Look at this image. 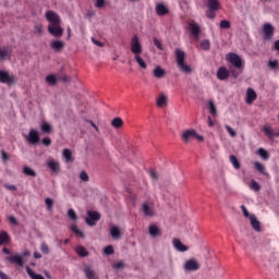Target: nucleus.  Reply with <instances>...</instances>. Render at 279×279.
Returning a JSON list of instances; mask_svg holds the SVG:
<instances>
[{"label":"nucleus","instance_id":"obj_32","mask_svg":"<svg viewBox=\"0 0 279 279\" xmlns=\"http://www.w3.org/2000/svg\"><path fill=\"white\" fill-rule=\"evenodd\" d=\"M111 125H112V128H116V130H119V129L123 128V119L114 118L111 121Z\"/></svg>","mask_w":279,"mask_h":279},{"label":"nucleus","instance_id":"obj_26","mask_svg":"<svg viewBox=\"0 0 279 279\" xmlns=\"http://www.w3.org/2000/svg\"><path fill=\"white\" fill-rule=\"evenodd\" d=\"M190 31H191L192 36L197 38V36H199V33L202 32V28H199V25H197L196 23H191Z\"/></svg>","mask_w":279,"mask_h":279},{"label":"nucleus","instance_id":"obj_10","mask_svg":"<svg viewBox=\"0 0 279 279\" xmlns=\"http://www.w3.org/2000/svg\"><path fill=\"white\" fill-rule=\"evenodd\" d=\"M27 141L31 145H36L40 141V135L38 134V131L32 129L28 133Z\"/></svg>","mask_w":279,"mask_h":279},{"label":"nucleus","instance_id":"obj_34","mask_svg":"<svg viewBox=\"0 0 279 279\" xmlns=\"http://www.w3.org/2000/svg\"><path fill=\"white\" fill-rule=\"evenodd\" d=\"M63 158H65L66 162H73V153H71V149H63Z\"/></svg>","mask_w":279,"mask_h":279},{"label":"nucleus","instance_id":"obj_61","mask_svg":"<svg viewBox=\"0 0 279 279\" xmlns=\"http://www.w3.org/2000/svg\"><path fill=\"white\" fill-rule=\"evenodd\" d=\"M149 175L153 180H158V172L156 170H150Z\"/></svg>","mask_w":279,"mask_h":279},{"label":"nucleus","instance_id":"obj_18","mask_svg":"<svg viewBox=\"0 0 279 279\" xmlns=\"http://www.w3.org/2000/svg\"><path fill=\"white\" fill-rule=\"evenodd\" d=\"M172 243L178 252H189V246L184 245L180 239H173Z\"/></svg>","mask_w":279,"mask_h":279},{"label":"nucleus","instance_id":"obj_1","mask_svg":"<svg viewBox=\"0 0 279 279\" xmlns=\"http://www.w3.org/2000/svg\"><path fill=\"white\" fill-rule=\"evenodd\" d=\"M45 16H46V21L50 23L48 25L49 34H51V36H54V38L62 37V35L64 34V28L60 26V23L62 21L60 19V15H58V13H56L54 11H47Z\"/></svg>","mask_w":279,"mask_h":279},{"label":"nucleus","instance_id":"obj_27","mask_svg":"<svg viewBox=\"0 0 279 279\" xmlns=\"http://www.w3.org/2000/svg\"><path fill=\"white\" fill-rule=\"evenodd\" d=\"M207 8L209 10L218 11L221 8V4L219 3V0H207Z\"/></svg>","mask_w":279,"mask_h":279},{"label":"nucleus","instance_id":"obj_44","mask_svg":"<svg viewBox=\"0 0 279 279\" xmlns=\"http://www.w3.org/2000/svg\"><path fill=\"white\" fill-rule=\"evenodd\" d=\"M68 217L71 221H77V214L75 213V209H69Z\"/></svg>","mask_w":279,"mask_h":279},{"label":"nucleus","instance_id":"obj_51","mask_svg":"<svg viewBox=\"0 0 279 279\" xmlns=\"http://www.w3.org/2000/svg\"><path fill=\"white\" fill-rule=\"evenodd\" d=\"M153 43H154L155 47H157V49H159V51H162L165 49L162 47V43H160V40L158 38H154Z\"/></svg>","mask_w":279,"mask_h":279},{"label":"nucleus","instance_id":"obj_56","mask_svg":"<svg viewBox=\"0 0 279 279\" xmlns=\"http://www.w3.org/2000/svg\"><path fill=\"white\" fill-rule=\"evenodd\" d=\"M92 43L96 45V47H106V44L95 39L94 37H92Z\"/></svg>","mask_w":279,"mask_h":279},{"label":"nucleus","instance_id":"obj_53","mask_svg":"<svg viewBox=\"0 0 279 279\" xmlns=\"http://www.w3.org/2000/svg\"><path fill=\"white\" fill-rule=\"evenodd\" d=\"M241 210L246 219H250V217H252V215H250V211L247 210V207H245L244 205L241 206Z\"/></svg>","mask_w":279,"mask_h":279},{"label":"nucleus","instance_id":"obj_49","mask_svg":"<svg viewBox=\"0 0 279 279\" xmlns=\"http://www.w3.org/2000/svg\"><path fill=\"white\" fill-rule=\"evenodd\" d=\"M225 128H226L228 134L230 136H232V138H234L236 136V131H234V129H232L230 125L226 124Z\"/></svg>","mask_w":279,"mask_h":279},{"label":"nucleus","instance_id":"obj_16","mask_svg":"<svg viewBox=\"0 0 279 279\" xmlns=\"http://www.w3.org/2000/svg\"><path fill=\"white\" fill-rule=\"evenodd\" d=\"M47 167L52 173H60V163L53 159L47 161Z\"/></svg>","mask_w":279,"mask_h":279},{"label":"nucleus","instance_id":"obj_57","mask_svg":"<svg viewBox=\"0 0 279 279\" xmlns=\"http://www.w3.org/2000/svg\"><path fill=\"white\" fill-rule=\"evenodd\" d=\"M106 5V0H96L95 7L96 8H104Z\"/></svg>","mask_w":279,"mask_h":279},{"label":"nucleus","instance_id":"obj_17","mask_svg":"<svg viewBox=\"0 0 279 279\" xmlns=\"http://www.w3.org/2000/svg\"><path fill=\"white\" fill-rule=\"evenodd\" d=\"M122 232H121V228L117 227V226H112L110 228V235L112 236V239H114L116 241H119V239H121L122 236Z\"/></svg>","mask_w":279,"mask_h":279},{"label":"nucleus","instance_id":"obj_2","mask_svg":"<svg viewBox=\"0 0 279 279\" xmlns=\"http://www.w3.org/2000/svg\"><path fill=\"white\" fill-rule=\"evenodd\" d=\"M226 60L227 62H230V64H232V66H234V69L236 70H231V75L232 77H238L239 75H241V73H243V59H241V57L234 52H230L226 56Z\"/></svg>","mask_w":279,"mask_h":279},{"label":"nucleus","instance_id":"obj_31","mask_svg":"<svg viewBox=\"0 0 279 279\" xmlns=\"http://www.w3.org/2000/svg\"><path fill=\"white\" fill-rule=\"evenodd\" d=\"M75 252L82 258H85V256H88V251L84 246H76Z\"/></svg>","mask_w":279,"mask_h":279},{"label":"nucleus","instance_id":"obj_38","mask_svg":"<svg viewBox=\"0 0 279 279\" xmlns=\"http://www.w3.org/2000/svg\"><path fill=\"white\" fill-rule=\"evenodd\" d=\"M229 160H230L231 165H233L234 169H241V162H239V159L236 158V156L231 155L229 157Z\"/></svg>","mask_w":279,"mask_h":279},{"label":"nucleus","instance_id":"obj_24","mask_svg":"<svg viewBox=\"0 0 279 279\" xmlns=\"http://www.w3.org/2000/svg\"><path fill=\"white\" fill-rule=\"evenodd\" d=\"M50 47L53 51H62L64 49V41L54 40L50 44Z\"/></svg>","mask_w":279,"mask_h":279},{"label":"nucleus","instance_id":"obj_39","mask_svg":"<svg viewBox=\"0 0 279 279\" xmlns=\"http://www.w3.org/2000/svg\"><path fill=\"white\" fill-rule=\"evenodd\" d=\"M157 106L158 108H163V106H167V96L161 95L157 98Z\"/></svg>","mask_w":279,"mask_h":279},{"label":"nucleus","instance_id":"obj_62","mask_svg":"<svg viewBox=\"0 0 279 279\" xmlns=\"http://www.w3.org/2000/svg\"><path fill=\"white\" fill-rule=\"evenodd\" d=\"M10 223H13V226H19V220L14 216L9 217Z\"/></svg>","mask_w":279,"mask_h":279},{"label":"nucleus","instance_id":"obj_41","mask_svg":"<svg viewBox=\"0 0 279 279\" xmlns=\"http://www.w3.org/2000/svg\"><path fill=\"white\" fill-rule=\"evenodd\" d=\"M258 156H260L263 160H269V151L265 150V148L258 149Z\"/></svg>","mask_w":279,"mask_h":279},{"label":"nucleus","instance_id":"obj_3","mask_svg":"<svg viewBox=\"0 0 279 279\" xmlns=\"http://www.w3.org/2000/svg\"><path fill=\"white\" fill-rule=\"evenodd\" d=\"M186 58V54L181 49L175 50V60L177 64L182 73H191L192 69L190 65H187L184 60Z\"/></svg>","mask_w":279,"mask_h":279},{"label":"nucleus","instance_id":"obj_48","mask_svg":"<svg viewBox=\"0 0 279 279\" xmlns=\"http://www.w3.org/2000/svg\"><path fill=\"white\" fill-rule=\"evenodd\" d=\"M230 27H231L230 21L222 20L220 22V29H230Z\"/></svg>","mask_w":279,"mask_h":279},{"label":"nucleus","instance_id":"obj_25","mask_svg":"<svg viewBox=\"0 0 279 279\" xmlns=\"http://www.w3.org/2000/svg\"><path fill=\"white\" fill-rule=\"evenodd\" d=\"M263 132L265 133V136H268V138H274V136H279V131L277 133H274L271 130V126L265 125L263 128Z\"/></svg>","mask_w":279,"mask_h":279},{"label":"nucleus","instance_id":"obj_23","mask_svg":"<svg viewBox=\"0 0 279 279\" xmlns=\"http://www.w3.org/2000/svg\"><path fill=\"white\" fill-rule=\"evenodd\" d=\"M84 274L87 279H97V275L95 274V270H93V268H90V266L84 267Z\"/></svg>","mask_w":279,"mask_h":279},{"label":"nucleus","instance_id":"obj_40","mask_svg":"<svg viewBox=\"0 0 279 279\" xmlns=\"http://www.w3.org/2000/svg\"><path fill=\"white\" fill-rule=\"evenodd\" d=\"M71 230L76 236H78V239H84V233L82 232V230H78L75 225L71 226Z\"/></svg>","mask_w":279,"mask_h":279},{"label":"nucleus","instance_id":"obj_36","mask_svg":"<svg viewBox=\"0 0 279 279\" xmlns=\"http://www.w3.org/2000/svg\"><path fill=\"white\" fill-rule=\"evenodd\" d=\"M46 82L47 84H49V86H56V84H58V78L56 77V75L50 74L46 76Z\"/></svg>","mask_w":279,"mask_h":279},{"label":"nucleus","instance_id":"obj_21","mask_svg":"<svg viewBox=\"0 0 279 279\" xmlns=\"http://www.w3.org/2000/svg\"><path fill=\"white\" fill-rule=\"evenodd\" d=\"M156 13L158 16H165L166 14H169V9L165 4L159 3L156 5Z\"/></svg>","mask_w":279,"mask_h":279},{"label":"nucleus","instance_id":"obj_47","mask_svg":"<svg viewBox=\"0 0 279 279\" xmlns=\"http://www.w3.org/2000/svg\"><path fill=\"white\" fill-rule=\"evenodd\" d=\"M80 180H82V182H88V180H90V177H88V173L83 170L80 172Z\"/></svg>","mask_w":279,"mask_h":279},{"label":"nucleus","instance_id":"obj_58","mask_svg":"<svg viewBox=\"0 0 279 279\" xmlns=\"http://www.w3.org/2000/svg\"><path fill=\"white\" fill-rule=\"evenodd\" d=\"M1 158L5 162L7 160H10V155L5 153V150H1Z\"/></svg>","mask_w":279,"mask_h":279},{"label":"nucleus","instance_id":"obj_59","mask_svg":"<svg viewBox=\"0 0 279 279\" xmlns=\"http://www.w3.org/2000/svg\"><path fill=\"white\" fill-rule=\"evenodd\" d=\"M268 66H269L270 69H278V60L269 61V62H268Z\"/></svg>","mask_w":279,"mask_h":279},{"label":"nucleus","instance_id":"obj_50","mask_svg":"<svg viewBox=\"0 0 279 279\" xmlns=\"http://www.w3.org/2000/svg\"><path fill=\"white\" fill-rule=\"evenodd\" d=\"M104 252L107 256H111V254H114V247H112V245H108L104 248Z\"/></svg>","mask_w":279,"mask_h":279},{"label":"nucleus","instance_id":"obj_52","mask_svg":"<svg viewBox=\"0 0 279 279\" xmlns=\"http://www.w3.org/2000/svg\"><path fill=\"white\" fill-rule=\"evenodd\" d=\"M45 204H46L48 210H52V208H53V199L46 198L45 199Z\"/></svg>","mask_w":279,"mask_h":279},{"label":"nucleus","instance_id":"obj_46","mask_svg":"<svg viewBox=\"0 0 279 279\" xmlns=\"http://www.w3.org/2000/svg\"><path fill=\"white\" fill-rule=\"evenodd\" d=\"M206 16H207V19H215V16H217V10L208 9L206 11Z\"/></svg>","mask_w":279,"mask_h":279},{"label":"nucleus","instance_id":"obj_35","mask_svg":"<svg viewBox=\"0 0 279 279\" xmlns=\"http://www.w3.org/2000/svg\"><path fill=\"white\" fill-rule=\"evenodd\" d=\"M23 174L24 175H28L29 178H36V172L34 171V169H32V168H29L27 166H25L23 168Z\"/></svg>","mask_w":279,"mask_h":279},{"label":"nucleus","instance_id":"obj_8","mask_svg":"<svg viewBox=\"0 0 279 279\" xmlns=\"http://www.w3.org/2000/svg\"><path fill=\"white\" fill-rule=\"evenodd\" d=\"M274 32H275V28L271 24L269 23L264 24L263 34H264L265 40H270V38L274 37Z\"/></svg>","mask_w":279,"mask_h":279},{"label":"nucleus","instance_id":"obj_22","mask_svg":"<svg viewBox=\"0 0 279 279\" xmlns=\"http://www.w3.org/2000/svg\"><path fill=\"white\" fill-rule=\"evenodd\" d=\"M154 77H157V80H162L167 75V72L160 68V65L156 66L153 71Z\"/></svg>","mask_w":279,"mask_h":279},{"label":"nucleus","instance_id":"obj_20","mask_svg":"<svg viewBox=\"0 0 279 279\" xmlns=\"http://www.w3.org/2000/svg\"><path fill=\"white\" fill-rule=\"evenodd\" d=\"M10 241H12L10 233L7 231H0V245H8L10 244Z\"/></svg>","mask_w":279,"mask_h":279},{"label":"nucleus","instance_id":"obj_13","mask_svg":"<svg viewBox=\"0 0 279 279\" xmlns=\"http://www.w3.org/2000/svg\"><path fill=\"white\" fill-rule=\"evenodd\" d=\"M230 77V71L226 66H220L217 70V78L220 81L228 80Z\"/></svg>","mask_w":279,"mask_h":279},{"label":"nucleus","instance_id":"obj_7","mask_svg":"<svg viewBox=\"0 0 279 279\" xmlns=\"http://www.w3.org/2000/svg\"><path fill=\"white\" fill-rule=\"evenodd\" d=\"M88 217L85 219L87 226H97V221L101 219V215L97 211H87Z\"/></svg>","mask_w":279,"mask_h":279},{"label":"nucleus","instance_id":"obj_9","mask_svg":"<svg viewBox=\"0 0 279 279\" xmlns=\"http://www.w3.org/2000/svg\"><path fill=\"white\" fill-rule=\"evenodd\" d=\"M258 95L256 94V90H254V88L248 87L246 90V104L248 106H252V104H254V101H256Z\"/></svg>","mask_w":279,"mask_h":279},{"label":"nucleus","instance_id":"obj_43","mask_svg":"<svg viewBox=\"0 0 279 279\" xmlns=\"http://www.w3.org/2000/svg\"><path fill=\"white\" fill-rule=\"evenodd\" d=\"M201 49H203V51H208L210 49V40L204 39L201 41Z\"/></svg>","mask_w":279,"mask_h":279},{"label":"nucleus","instance_id":"obj_45","mask_svg":"<svg viewBox=\"0 0 279 279\" xmlns=\"http://www.w3.org/2000/svg\"><path fill=\"white\" fill-rule=\"evenodd\" d=\"M40 252H43L46 256L49 254V245L47 242L40 243Z\"/></svg>","mask_w":279,"mask_h":279},{"label":"nucleus","instance_id":"obj_54","mask_svg":"<svg viewBox=\"0 0 279 279\" xmlns=\"http://www.w3.org/2000/svg\"><path fill=\"white\" fill-rule=\"evenodd\" d=\"M125 267V263L123 262H118L113 264V269H123Z\"/></svg>","mask_w":279,"mask_h":279},{"label":"nucleus","instance_id":"obj_55","mask_svg":"<svg viewBox=\"0 0 279 279\" xmlns=\"http://www.w3.org/2000/svg\"><path fill=\"white\" fill-rule=\"evenodd\" d=\"M35 34H43V24H36L34 26Z\"/></svg>","mask_w":279,"mask_h":279},{"label":"nucleus","instance_id":"obj_14","mask_svg":"<svg viewBox=\"0 0 279 279\" xmlns=\"http://www.w3.org/2000/svg\"><path fill=\"white\" fill-rule=\"evenodd\" d=\"M7 260L11 263L12 265H19V267H23L25 265V262L23 260V256L21 255H14L11 257H8Z\"/></svg>","mask_w":279,"mask_h":279},{"label":"nucleus","instance_id":"obj_12","mask_svg":"<svg viewBox=\"0 0 279 279\" xmlns=\"http://www.w3.org/2000/svg\"><path fill=\"white\" fill-rule=\"evenodd\" d=\"M142 210H143L144 217H154L155 215L154 205H151V203H144L142 205Z\"/></svg>","mask_w":279,"mask_h":279},{"label":"nucleus","instance_id":"obj_42","mask_svg":"<svg viewBox=\"0 0 279 279\" xmlns=\"http://www.w3.org/2000/svg\"><path fill=\"white\" fill-rule=\"evenodd\" d=\"M51 124L47 123V122H44L41 124V132H45V134H51Z\"/></svg>","mask_w":279,"mask_h":279},{"label":"nucleus","instance_id":"obj_63","mask_svg":"<svg viewBox=\"0 0 279 279\" xmlns=\"http://www.w3.org/2000/svg\"><path fill=\"white\" fill-rule=\"evenodd\" d=\"M59 80H61V82H69L71 77L63 75V76H60Z\"/></svg>","mask_w":279,"mask_h":279},{"label":"nucleus","instance_id":"obj_60","mask_svg":"<svg viewBox=\"0 0 279 279\" xmlns=\"http://www.w3.org/2000/svg\"><path fill=\"white\" fill-rule=\"evenodd\" d=\"M43 145H45L46 147H49V145H51V138L44 137L43 138Z\"/></svg>","mask_w":279,"mask_h":279},{"label":"nucleus","instance_id":"obj_5","mask_svg":"<svg viewBox=\"0 0 279 279\" xmlns=\"http://www.w3.org/2000/svg\"><path fill=\"white\" fill-rule=\"evenodd\" d=\"M0 83L12 86V84H16V78L14 74H10L9 71H0Z\"/></svg>","mask_w":279,"mask_h":279},{"label":"nucleus","instance_id":"obj_29","mask_svg":"<svg viewBox=\"0 0 279 279\" xmlns=\"http://www.w3.org/2000/svg\"><path fill=\"white\" fill-rule=\"evenodd\" d=\"M254 167L259 173H262V175H269V172L263 163L255 161Z\"/></svg>","mask_w":279,"mask_h":279},{"label":"nucleus","instance_id":"obj_64","mask_svg":"<svg viewBox=\"0 0 279 279\" xmlns=\"http://www.w3.org/2000/svg\"><path fill=\"white\" fill-rule=\"evenodd\" d=\"M0 278H1V279H11V278H9V277L5 275V272H3L2 270H0Z\"/></svg>","mask_w":279,"mask_h":279},{"label":"nucleus","instance_id":"obj_11","mask_svg":"<svg viewBox=\"0 0 279 279\" xmlns=\"http://www.w3.org/2000/svg\"><path fill=\"white\" fill-rule=\"evenodd\" d=\"M185 271H197L199 269V263H197L195 259H189L184 264Z\"/></svg>","mask_w":279,"mask_h":279},{"label":"nucleus","instance_id":"obj_28","mask_svg":"<svg viewBox=\"0 0 279 279\" xmlns=\"http://www.w3.org/2000/svg\"><path fill=\"white\" fill-rule=\"evenodd\" d=\"M207 110H209L211 117H217V105H215V100L208 101Z\"/></svg>","mask_w":279,"mask_h":279},{"label":"nucleus","instance_id":"obj_37","mask_svg":"<svg viewBox=\"0 0 279 279\" xmlns=\"http://www.w3.org/2000/svg\"><path fill=\"white\" fill-rule=\"evenodd\" d=\"M250 190L255 191V193H258V191H260V183L257 182L256 180H252L250 183Z\"/></svg>","mask_w":279,"mask_h":279},{"label":"nucleus","instance_id":"obj_30","mask_svg":"<svg viewBox=\"0 0 279 279\" xmlns=\"http://www.w3.org/2000/svg\"><path fill=\"white\" fill-rule=\"evenodd\" d=\"M10 53H12V50L10 49V47L0 48V59L1 60H5V58H8V56H10Z\"/></svg>","mask_w":279,"mask_h":279},{"label":"nucleus","instance_id":"obj_15","mask_svg":"<svg viewBox=\"0 0 279 279\" xmlns=\"http://www.w3.org/2000/svg\"><path fill=\"white\" fill-rule=\"evenodd\" d=\"M250 222H251V226H252L253 230H255V232H260L262 231L260 221L258 220V218H256V215L252 214L250 216Z\"/></svg>","mask_w":279,"mask_h":279},{"label":"nucleus","instance_id":"obj_6","mask_svg":"<svg viewBox=\"0 0 279 279\" xmlns=\"http://www.w3.org/2000/svg\"><path fill=\"white\" fill-rule=\"evenodd\" d=\"M131 52L134 56H141L143 53V45H141V41L138 40V36H133L131 39Z\"/></svg>","mask_w":279,"mask_h":279},{"label":"nucleus","instance_id":"obj_33","mask_svg":"<svg viewBox=\"0 0 279 279\" xmlns=\"http://www.w3.org/2000/svg\"><path fill=\"white\" fill-rule=\"evenodd\" d=\"M134 58L141 69H147V63L141 58V54H134Z\"/></svg>","mask_w":279,"mask_h":279},{"label":"nucleus","instance_id":"obj_4","mask_svg":"<svg viewBox=\"0 0 279 279\" xmlns=\"http://www.w3.org/2000/svg\"><path fill=\"white\" fill-rule=\"evenodd\" d=\"M194 138H196V141H204V136L198 135L195 130H187L182 134V141L184 143H191Z\"/></svg>","mask_w":279,"mask_h":279},{"label":"nucleus","instance_id":"obj_19","mask_svg":"<svg viewBox=\"0 0 279 279\" xmlns=\"http://www.w3.org/2000/svg\"><path fill=\"white\" fill-rule=\"evenodd\" d=\"M148 232L150 236L156 239V236H160L162 234V231H160V228L156 225H150L148 228Z\"/></svg>","mask_w":279,"mask_h":279}]
</instances>
